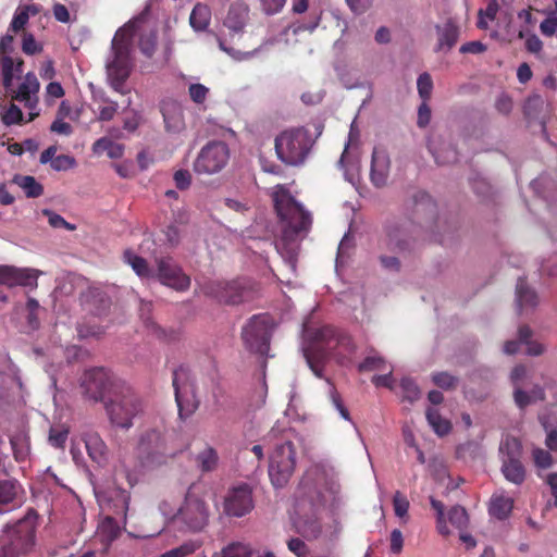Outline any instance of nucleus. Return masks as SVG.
Returning a JSON list of instances; mask_svg holds the SVG:
<instances>
[{
    "label": "nucleus",
    "mask_w": 557,
    "mask_h": 557,
    "mask_svg": "<svg viewBox=\"0 0 557 557\" xmlns=\"http://www.w3.org/2000/svg\"><path fill=\"white\" fill-rule=\"evenodd\" d=\"M330 385V398L334 407L338 410L342 418L345 420H350V414L348 409L345 407L339 393L336 391L335 386L331 383L329 379H326Z\"/></svg>",
    "instance_id": "603ef678"
},
{
    "label": "nucleus",
    "mask_w": 557,
    "mask_h": 557,
    "mask_svg": "<svg viewBox=\"0 0 557 557\" xmlns=\"http://www.w3.org/2000/svg\"><path fill=\"white\" fill-rule=\"evenodd\" d=\"M247 18L248 8L244 4H234L230 8L224 24L228 29L239 33L244 29Z\"/></svg>",
    "instance_id": "bb28decb"
},
{
    "label": "nucleus",
    "mask_w": 557,
    "mask_h": 557,
    "mask_svg": "<svg viewBox=\"0 0 557 557\" xmlns=\"http://www.w3.org/2000/svg\"><path fill=\"white\" fill-rule=\"evenodd\" d=\"M39 90V82L33 73L25 75L24 82L18 86L16 95L13 99L17 101L29 102L30 95L36 94Z\"/></svg>",
    "instance_id": "c9c22d12"
},
{
    "label": "nucleus",
    "mask_w": 557,
    "mask_h": 557,
    "mask_svg": "<svg viewBox=\"0 0 557 557\" xmlns=\"http://www.w3.org/2000/svg\"><path fill=\"white\" fill-rule=\"evenodd\" d=\"M123 260L125 263L132 267L134 272L141 278L154 277V271L150 268L147 260L134 251L127 249L123 253Z\"/></svg>",
    "instance_id": "cd10ccee"
},
{
    "label": "nucleus",
    "mask_w": 557,
    "mask_h": 557,
    "mask_svg": "<svg viewBox=\"0 0 557 557\" xmlns=\"http://www.w3.org/2000/svg\"><path fill=\"white\" fill-rule=\"evenodd\" d=\"M121 528L114 518L107 516L98 524L97 536L107 549L109 545L119 537Z\"/></svg>",
    "instance_id": "a878e982"
},
{
    "label": "nucleus",
    "mask_w": 557,
    "mask_h": 557,
    "mask_svg": "<svg viewBox=\"0 0 557 557\" xmlns=\"http://www.w3.org/2000/svg\"><path fill=\"white\" fill-rule=\"evenodd\" d=\"M206 296L215 298L219 302L226 305H239L251 301L257 296L256 284L247 278L230 282L212 281L201 287Z\"/></svg>",
    "instance_id": "1a4fd4ad"
},
{
    "label": "nucleus",
    "mask_w": 557,
    "mask_h": 557,
    "mask_svg": "<svg viewBox=\"0 0 557 557\" xmlns=\"http://www.w3.org/2000/svg\"><path fill=\"white\" fill-rule=\"evenodd\" d=\"M104 405L111 423L126 430L133 425V419L141 411L140 398L126 382L115 385L114 393Z\"/></svg>",
    "instance_id": "0eeeda50"
},
{
    "label": "nucleus",
    "mask_w": 557,
    "mask_h": 557,
    "mask_svg": "<svg viewBox=\"0 0 557 557\" xmlns=\"http://www.w3.org/2000/svg\"><path fill=\"white\" fill-rule=\"evenodd\" d=\"M10 444L13 450L14 459L18 462L24 461L29 453L28 444L26 440L18 435L10 438Z\"/></svg>",
    "instance_id": "e433bc0d"
},
{
    "label": "nucleus",
    "mask_w": 557,
    "mask_h": 557,
    "mask_svg": "<svg viewBox=\"0 0 557 557\" xmlns=\"http://www.w3.org/2000/svg\"><path fill=\"white\" fill-rule=\"evenodd\" d=\"M393 507L395 515L399 518H404L408 513L409 500L403 493L397 491L393 497Z\"/></svg>",
    "instance_id": "5fc2aeb1"
},
{
    "label": "nucleus",
    "mask_w": 557,
    "mask_h": 557,
    "mask_svg": "<svg viewBox=\"0 0 557 557\" xmlns=\"http://www.w3.org/2000/svg\"><path fill=\"white\" fill-rule=\"evenodd\" d=\"M222 557H251V549L242 543H232L222 552Z\"/></svg>",
    "instance_id": "8fccbe9b"
},
{
    "label": "nucleus",
    "mask_w": 557,
    "mask_h": 557,
    "mask_svg": "<svg viewBox=\"0 0 557 557\" xmlns=\"http://www.w3.org/2000/svg\"><path fill=\"white\" fill-rule=\"evenodd\" d=\"M209 91L208 87L199 83L190 84L188 87V95L196 104H203L208 98Z\"/></svg>",
    "instance_id": "49530a36"
},
{
    "label": "nucleus",
    "mask_w": 557,
    "mask_h": 557,
    "mask_svg": "<svg viewBox=\"0 0 557 557\" xmlns=\"http://www.w3.org/2000/svg\"><path fill=\"white\" fill-rule=\"evenodd\" d=\"M295 531L307 540L317 539L321 533V523L315 512L298 515L294 518Z\"/></svg>",
    "instance_id": "393cba45"
},
{
    "label": "nucleus",
    "mask_w": 557,
    "mask_h": 557,
    "mask_svg": "<svg viewBox=\"0 0 557 557\" xmlns=\"http://www.w3.org/2000/svg\"><path fill=\"white\" fill-rule=\"evenodd\" d=\"M159 509L174 525L185 531H201L209 519V510L205 500L190 491L187 492L183 504L176 511L165 500L160 504Z\"/></svg>",
    "instance_id": "423d86ee"
},
{
    "label": "nucleus",
    "mask_w": 557,
    "mask_h": 557,
    "mask_svg": "<svg viewBox=\"0 0 557 557\" xmlns=\"http://www.w3.org/2000/svg\"><path fill=\"white\" fill-rule=\"evenodd\" d=\"M23 493V486L17 479L9 475L0 479V515L20 506Z\"/></svg>",
    "instance_id": "aec40b11"
},
{
    "label": "nucleus",
    "mask_w": 557,
    "mask_h": 557,
    "mask_svg": "<svg viewBox=\"0 0 557 557\" xmlns=\"http://www.w3.org/2000/svg\"><path fill=\"white\" fill-rule=\"evenodd\" d=\"M403 399L409 403L416 401L420 397V389L412 379L404 377L400 381Z\"/></svg>",
    "instance_id": "ea45409f"
},
{
    "label": "nucleus",
    "mask_w": 557,
    "mask_h": 557,
    "mask_svg": "<svg viewBox=\"0 0 557 557\" xmlns=\"http://www.w3.org/2000/svg\"><path fill=\"white\" fill-rule=\"evenodd\" d=\"M165 128L180 132L184 127V115L181 106L174 100H163L160 104Z\"/></svg>",
    "instance_id": "b1692460"
},
{
    "label": "nucleus",
    "mask_w": 557,
    "mask_h": 557,
    "mask_svg": "<svg viewBox=\"0 0 557 557\" xmlns=\"http://www.w3.org/2000/svg\"><path fill=\"white\" fill-rule=\"evenodd\" d=\"M117 383H125V381L116 377L104 368L86 370L82 377L84 394L94 401L106 403L114 393Z\"/></svg>",
    "instance_id": "9b49d317"
},
{
    "label": "nucleus",
    "mask_w": 557,
    "mask_h": 557,
    "mask_svg": "<svg viewBox=\"0 0 557 557\" xmlns=\"http://www.w3.org/2000/svg\"><path fill=\"white\" fill-rule=\"evenodd\" d=\"M230 149L223 141H210L199 152L194 163L198 174H214L220 172L228 162Z\"/></svg>",
    "instance_id": "2eb2a0df"
},
{
    "label": "nucleus",
    "mask_w": 557,
    "mask_h": 557,
    "mask_svg": "<svg viewBox=\"0 0 557 557\" xmlns=\"http://www.w3.org/2000/svg\"><path fill=\"white\" fill-rule=\"evenodd\" d=\"M85 447L88 456L96 462H101L104 459L107 446L102 438L96 434H87L85 437Z\"/></svg>",
    "instance_id": "473e14b6"
},
{
    "label": "nucleus",
    "mask_w": 557,
    "mask_h": 557,
    "mask_svg": "<svg viewBox=\"0 0 557 557\" xmlns=\"http://www.w3.org/2000/svg\"><path fill=\"white\" fill-rule=\"evenodd\" d=\"M433 383L443 389H453L457 386L458 379L448 372H436L432 375Z\"/></svg>",
    "instance_id": "a18cd8bd"
},
{
    "label": "nucleus",
    "mask_w": 557,
    "mask_h": 557,
    "mask_svg": "<svg viewBox=\"0 0 557 557\" xmlns=\"http://www.w3.org/2000/svg\"><path fill=\"white\" fill-rule=\"evenodd\" d=\"M272 199L282 224L283 237L294 242L307 236L312 226V214L299 203L284 185H276Z\"/></svg>",
    "instance_id": "f03ea898"
},
{
    "label": "nucleus",
    "mask_w": 557,
    "mask_h": 557,
    "mask_svg": "<svg viewBox=\"0 0 557 557\" xmlns=\"http://www.w3.org/2000/svg\"><path fill=\"white\" fill-rule=\"evenodd\" d=\"M317 339L315 345L305 350V358L314 375L322 379L325 361L332 357V351L326 348V342L321 338L320 330L317 333Z\"/></svg>",
    "instance_id": "412c9836"
},
{
    "label": "nucleus",
    "mask_w": 557,
    "mask_h": 557,
    "mask_svg": "<svg viewBox=\"0 0 557 557\" xmlns=\"http://www.w3.org/2000/svg\"><path fill=\"white\" fill-rule=\"evenodd\" d=\"M198 547L199 545L197 542L186 541L178 547L166 550L161 555V557H187L194 554Z\"/></svg>",
    "instance_id": "4c0bfd02"
},
{
    "label": "nucleus",
    "mask_w": 557,
    "mask_h": 557,
    "mask_svg": "<svg viewBox=\"0 0 557 557\" xmlns=\"http://www.w3.org/2000/svg\"><path fill=\"white\" fill-rule=\"evenodd\" d=\"M541 33L546 37H552L557 34V12L548 11L547 17L540 24Z\"/></svg>",
    "instance_id": "3c124183"
},
{
    "label": "nucleus",
    "mask_w": 557,
    "mask_h": 557,
    "mask_svg": "<svg viewBox=\"0 0 557 557\" xmlns=\"http://www.w3.org/2000/svg\"><path fill=\"white\" fill-rule=\"evenodd\" d=\"M391 161L385 149L374 148L372 152L370 178L376 187L386 185Z\"/></svg>",
    "instance_id": "4be33fe9"
},
{
    "label": "nucleus",
    "mask_w": 557,
    "mask_h": 557,
    "mask_svg": "<svg viewBox=\"0 0 557 557\" xmlns=\"http://www.w3.org/2000/svg\"><path fill=\"white\" fill-rule=\"evenodd\" d=\"M386 361L383 357L379 355H371L364 358V360L359 363L358 371L359 372H370L374 370H385Z\"/></svg>",
    "instance_id": "a19ab883"
},
{
    "label": "nucleus",
    "mask_w": 557,
    "mask_h": 557,
    "mask_svg": "<svg viewBox=\"0 0 557 557\" xmlns=\"http://www.w3.org/2000/svg\"><path fill=\"white\" fill-rule=\"evenodd\" d=\"M195 461L201 472H212L219 465L218 451L212 446L206 445V447L197 454Z\"/></svg>",
    "instance_id": "c756f323"
},
{
    "label": "nucleus",
    "mask_w": 557,
    "mask_h": 557,
    "mask_svg": "<svg viewBox=\"0 0 557 557\" xmlns=\"http://www.w3.org/2000/svg\"><path fill=\"white\" fill-rule=\"evenodd\" d=\"M252 509V491L247 484L238 485L227 492L223 503V511L226 516L240 518Z\"/></svg>",
    "instance_id": "a211bd4d"
},
{
    "label": "nucleus",
    "mask_w": 557,
    "mask_h": 557,
    "mask_svg": "<svg viewBox=\"0 0 557 557\" xmlns=\"http://www.w3.org/2000/svg\"><path fill=\"white\" fill-rule=\"evenodd\" d=\"M103 101L108 104L99 109L98 120L101 122H108L114 117L119 106L116 101L110 99H104Z\"/></svg>",
    "instance_id": "4d7b16f0"
},
{
    "label": "nucleus",
    "mask_w": 557,
    "mask_h": 557,
    "mask_svg": "<svg viewBox=\"0 0 557 557\" xmlns=\"http://www.w3.org/2000/svg\"><path fill=\"white\" fill-rule=\"evenodd\" d=\"M12 183L17 185L27 198H38L44 194V186L30 175H14Z\"/></svg>",
    "instance_id": "c85d7f7f"
},
{
    "label": "nucleus",
    "mask_w": 557,
    "mask_h": 557,
    "mask_svg": "<svg viewBox=\"0 0 557 557\" xmlns=\"http://www.w3.org/2000/svg\"><path fill=\"white\" fill-rule=\"evenodd\" d=\"M172 385L174 387L178 414L182 419H186L190 417L200 405V400L196 394V385L190 377L189 370L183 366L175 369L172 375Z\"/></svg>",
    "instance_id": "f8f14e48"
},
{
    "label": "nucleus",
    "mask_w": 557,
    "mask_h": 557,
    "mask_svg": "<svg viewBox=\"0 0 557 557\" xmlns=\"http://www.w3.org/2000/svg\"><path fill=\"white\" fill-rule=\"evenodd\" d=\"M42 214L48 218L49 224L54 228H65L69 231H74L76 228L74 224L66 222L63 216L50 209H44Z\"/></svg>",
    "instance_id": "09e8293b"
},
{
    "label": "nucleus",
    "mask_w": 557,
    "mask_h": 557,
    "mask_svg": "<svg viewBox=\"0 0 557 557\" xmlns=\"http://www.w3.org/2000/svg\"><path fill=\"white\" fill-rule=\"evenodd\" d=\"M437 44L434 51H449L459 39L460 29L457 23L448 18L444 24L436 25Z\"/></svg>",
    "instance_id": "5701e85b"
},
{
    "label": "nucleus",
    "mask_w": 557,
    "mask_h": 557,
    "mask_svg": "<svg viewBox=\"0 0 557 557\" xmlns=\"http://www.w3.org/2000/svg\"><path fill=\"white\" fill-rule=\"evenodd\" d=\"M173 180L175 182V186L181 189L185 190L190 186L191 183V175L187 170H177L174 175Z\"/></svg>",
    "instance_id": "e2e57ef3"
},
{
    "label": "nucleus",
    "mask_w": 557,
    "mask_h": 557,
    "mask_svg": "<svg viewBox=\"0 0 557 557\" xmlns=\"http://www.w3.org/2000/svg\"><path fill=\"white\" fill-rule=\"evenodd\" d=\"M174 432L149 430L145 432L136 447L137 466L134 470L124 467V474L131 487L135 486L144 471L154 470L165 466L183 451V447L174 443Z\"/></svg>",
    "instance_id": "f257e3e1"
},
{
    "label": "nucleus",
    "mask_w": 557,
    "mask_h": 557,
    "mask_svg": "<svg viewBox=\"0 0 557 557\" xmlns=\"http://www.w3.org/2000/svg\"><path fill=\"white\" fill-rule=\"evenodd\" d=\"M522 454L523 447L518 438L506 436L500 442V471L508 482L518 486L522 485L527 479V469L521 460Z\"/></svg>",
    "instance_id": "9d476101"
},
{
    "label": "nucleus",
    "mask_w": 557,
    "mask_h": 557,
    "mask_svg": "<svg viewBox=\"0 0 557 557\" xmlns=\"http://www.w3.org/2000/svg\"><path fill=\"white\" fill-rule=\"evenodd\" d=\"M320 336L326 342V348L331 349L332 357L338 363L346 364L351 361L357 347L350 335L327 325L320 329Z\"/></svg>",
    "instance_id": "dca6fc26"
},
{
    "label": "nucleus",
    "mask_w": 557,
    "mask_h": 557,
    "mask_svg": "<svg viewBox=\"0 0 557 557\" xmlns=\"http://www.w3.org/2000/svg\"><path fill=\"white\" fill-rule=\"evenodd\" d=\"M314 138L305 126L289 127L278 133L274 139L277 159L288 166H299L305 163Z\"/></svg>",
    "instance_id": "20e7f679"
},
{
    "label": "nucleus",
    "mask_w": 557,
    "mask_h": 557,
    "mask_svg": "<svg viewBox=\"0 0 557 557\" xmlns=\"http://www.w3.org/2000/svg\"><path fill=\"white\" fill-rule=\"evenodd\" d=\"M288 549L293 552L298 557H306L309 553V549L305 542L300 539H290L287 542Z\"/></svg>",
    "instance_id": "774afa93"
},
{
    "label": "nucleus",
    "mask_w": 557,
    "mask_h": 557,
    "mask_svg": "<svg viewBox=\"0 0 557 557\" xmlns=\"http://www.w3.org/2000/svg\"><path fill=\"white\" fill-rule=\"evenodd\" d=\"M296 467V449L290 441L276 445L270 457L269 476L275 487L284 486Z\"/></svg>",
    "instance_id": "ddd939ff"
},
{
    "label": "nucleus",
    "mask_w": 557,
    "mask_h": 557,
    "mask_svg": "<svg viewBox=\"0 0 557 557\" xmlns=\"http://www.w3.org/2000/svg\"><path fill=\"white\" fill-rule=\"evenodd\" d=\"M23 120L22 110L14 103L2 113V122L7 125L17 124Z\"/></svg>",
    "instance_id": "864d4df0"
},
{
    "label": "nucleus",
    "mask_w": 557,
    "mask_h": 557,
    "mask_svg": "<svg viewBox=\"0 0 557 557\" xmlns=\"http://www.w3.org/2000/svg\"><path fill=\"white\" fill-rule=\"evenodd\" d=\"M157 271L154 277L158 281L175 290L184 292L190 287V277L183 272L173 259L169 256L154 259Z\"/></svg>",
    "instance_id": "f3484780"
},
{
    "label": "nucleus",
    "mask_w": 557,
    "mask_h": 557,
    "mask_svg": "<svg viewBox=\"0 0 557 557\" xmlns=\"http://www.w3.org/2000/svg\"><path fill=\"white\" fill-rule=\"evenodd\" d=\"M131 41V29L126 27L117 29L111 42L112 59L109 60L106 65L110 86L122 95L127 92L124 89V84L133 70Z\"/></svg>",
    "instance_id": "39448f33"
},
{
    "label": "nucleus",
    "mask_w": 557,
    "mask_h": 557,
    "mask_svg": "<svg viewBox=\"0 0 557 557\" xmlns=\"http://www.w3.org/2000/svg\"><path fill=\"white\" fill-rule=\"evenodd\" d=\"M28 20H29V15L26 10H21L18 12H15V14L13 15V18L10 23L9 30H11L13 33H17V32L24 29Z\"/></svg>",
    "instance_id": "bf43d9fd"
},
{
    "label": "nucleus",
    "mask_w": 557,
    "mask_h": 557,
    "mask_svg": "<svg viewBox=\"0 0 557 557\" xmlns=\"http://www.w3.org/2000/svg\"><path fill=\"white\" fill-rule=\"evenodd\" d=\"M38 513L29 508L14 523H8L0 534V557H20L29 553L36 544Z\"/></svg>",
    "instance_id": "7ed1b4c3"
},
{
    "label": "nucleus",
    "mask_w": 557,
    "mask_h": 557,
    "mask_svg": "<svg viewBox=\"0 0 557 557\" xmlns=\"http://www.w3.org/2000/svg\"><path fill=\"white\" fill-rule=\"evenodd\" d=\"M67 430L51 428L49 433V443L55 448H63L67 440Z\"/></svg>",
    "instance_id": "052dcab7"
},
{
    "label": "nucleus",
    "mask_w": 557,
    "mask_h": 557,
    "mask_svg": "<svg viewBox=\"0 0 557 557\" xmlns=\"http://www.w3.org/2000/svg\"><path fill=\"white\" fill-rule=\"evenodd\" d=\"M75 159L67 154L57 156L50 163L54 171H66L75 165Z\"/></svg>",
    "instance_id": "13d9d810"
},
{
    "label": "nucleus",
    "mask_w": 557,
    "mask_h": 557,
    "mask_svg": "<svg viewBox=\"0 0 557 557\" xmlns=\"http://www.w3.org/2000/svg\"><path fill=\"white\" fill-rule=\"evenodd\" d=\"M418 226L410 220H393L385 223L379 238L381 250L405 257L417 248Z\"/></svg>",
    "instance_id": "6e6552de"
},
{
    "label": "nucleus",
    "mask_w": 557,
    "mask_h": 557,
    "mask_svg": "<svg viewBox=\"0 0 557 557\" xmlns=\"http://www.w3.org/2000/svg\"><path fill=\"white\" fill-rule=\"evenodd\" d=\"M22 50L27 55H34L42 51V47L36 41L30 33H25L23 36Z\"/></svg>",
    "instance_id": "6e6d98bb"
},
{
    "label": "nucleus",
    "mask_w": 557,
    "mask_h": 557,
    "mask_svg": "<svg viewBox=\"0 0 557 557\" xmlns=\"http://www.w3.org/2000/svg\"><path fill=\"white\" fill-rule=\"evenodd\" d=\"M513 508V500L510 497L494 496L491 499L488 512L498 520L506 519Z\"/></svg>",
    "instance_id": "72a5a7b5"
},
{
    "label": "nucleus",
    "mask_w": 557,
    "mask_h": 557,
    "mask_svg": "<svg viewBox=\"0 0 557 557\" xmlns=\"http://www.w3.org/2000/svg\"><path fill=\"white\" fill-rule=\"evenodd\" d=\"M381 265L392 272H399L401 268V263L399 260V257L397 256H387V255H381L379 257Z\"/></svg>",
    "instance_id": "680f3d73"
},
{
    "label": "nucleus",
    "mask_w": 557,
    "mask_h": 557,
    "mask_svg": "<svg viewBox=\"0 0 557 557\" xmlns=\"http://www.w3.org/2000/svg\"><path fill=\"white\" fill-rule=\"evenodd\" d=\"M449 522L457 529H463L468 525V513L461 506H454L448 511Z\"/></svg>",
    "instance_id": "79ce46f5"
},
{
    "label": "nucleus",
    "mask_w": 557,
    "mask_h": 557,
    "mask_svg": "<svg viewBox=\"0 0 557 557\" xmlns=\"http://www.w3.org/2000/svg\"><path fill=\"white\" fill-rule=\"evenodd\" d=\"M516 297L520 309L524 307L533 308L537 305L536 293L528 286L527 281L523 277L518 278L516 285Z\"/></svg>",
    "instance_id": "7c9ffc66"
},
{
    "label": "nucleus",
    "mask_w": 557,
    "mask_h": 557,
    "mask_svg": "<svg viewBox=\"0 0 557 557\" xmlns=\"http://www.w3.org/2000/svg\"><path fill=\"white\" fill-rule=\"evenodd\" d=\"M40 271L14 265H0V284L10 288L15 286L37 288Z\"/></svg>",
    "instance_id": "6ab92c4d"
},
{
    "label": "nucleus",
    "mask_w": 557,
    "mask_h": 557,
    "mask_svg": "<svg viewBox=\"0 0 557 557\" xmlns=\"http://www.w3.org/2000/svg\"><path fill=\"white\" fill-rule=\"evenodd\" d=\"M426 420L438 436H445L451 431L453 425L450 421L443 418L436 408H429L426 410Z\"/></svg>",
    "instance_id": "f704fd0d"
},
{
    "label": "nucleus",
    "mask_w": 557,
    "mask_h": 557,
    "mask_svg": "<svg viewBox=\"0 0 557 557\" xmlns=\"http://www.w3.org/2000/svg\"><path fill=\"white\" fill-rule=\"evenodd\" d=\"M272 322L265 314H256L243 327L242 337L246 347L261 356L267 355L270 349Z\"/></svg>",
    "instance_id": "4468645a"
},
{
    "label": "nucleus",
    "mask_w": 557,
    "mask_h": 557,
    "mask_svg": "<svg viewBox=\"0 0 557 557\" xmlns=\"http://www.w3.org/2000/svg\"><path fill=\"white\" fill-rule=\"evenodd\" d=\"M211 20V11L206 4L198 3L191 10L189 24L196 32L205 30Z\"/></svg>",
    "instance_id": "2f4dec72"
},
{
    "label": "nucleus",
    "mask_w": 557,
    "mask_h": 557,
    "mask_svg": "<svg viewBox=\"0 0 557 557\" xmlns=\"http://www.w3.org/2000/svg\"><path fill=\"white\" fill-rule=\"evenodd\" d=\"M513 399L520 409H524L529 405L535 403L529 392H524L520 387H516L513 392Z\"/></svg>",
    "instance_id": "69168bd1"
},
{
    "label": "nucleus",
    "mask_w": 557,
    "mask_h": 557,
    "mask_svg": "<svg viewBox=\"0 0 557 557\" xmlns=\"http://www.w3.org/2000/svg\"><path fill=\"white\" fill-rule=\"evenodd\" d=\"M417 88L419 96L423 101H428L431 98V94L433 90V81L429 73H422L418 77Z\"/></svg>",
    "instance_id": "c03bdc74"
},
{
    "label": "nucleus",
    "mask_w": 557,
    "mask_h": 557,
    "mask_svg": "<svg viewBox=\"0 0 557 557\" xmlns=\"http://www.w3.org/2000/svg\"><path fill=\"white\" fill-rule=\"evenodd\" d=\"M544 100L539 95L530 96L524 103L523 112L528 119H536L539 112L542 110Z\"/></svg>",
    "instance_id": "37998d69"
},
{
    "label": "nucleus",
    "mask_w": 557,
    "mask_h": 557,
    "mask_svg": "<svg viewBox=\"0 0 557 557\" xmlns=\"http://www.w3.org/2000/svg\"><path fill=\"white\" fill-rule=\"evenodd\" d=\"M138 47L143 54H145L148 58H151L157 49V35L150 33L148 35L141 36L139 39Z\"/></svg>",
    "instance_id": "de8ad7c7"
},
{
    "label": "nucleus",
    "mask_w": 557,
    "mask_h": 557,
    "mask_svg": "<svg viewBox=\"0 0 557 557\" xmlns=\"http://www.w3.org/2000/svg\"><path fill=\"white\" fill-rule=\"evenodd\" d=\"M64 119L57 117L50 125V131L55 134L70 136L73 133V127L70 123L64 122Z\"/></svg>",
    "instance_id": "338daca9"
},
{
    "label": "nucleus",
    "mask_w": 557,
    "mask_h": 557,
    "mask_svg": "<svg viewBox=\"0 0 557 557\" xmlns=\"http://www.w3.org/2000/svg\"><path fill=\"white\" fill-rule=\"evenodd\" d=\"M0 69L4 87H10L14 77V60L10 55L0 57Z\"/></svg>",
    "instance_id": "58836bf2"
},
{
    "label": "nucleus",
    "mask_w": 557,
    "mask_h": 557,
    "mask_svg": "<svg viewBox=\"0 0 557 557\" xmlns=\"http://www.w3.org/2000/svg\"><path fill=\"white\" fill-rule=\"evenodd\" d=\"M533 459L534 463L543 469L550 467L553 460L550 454L542 448L533 450Z\"/></svg>",
    "instance_id": "0e129e2a"
}]
</instances>
